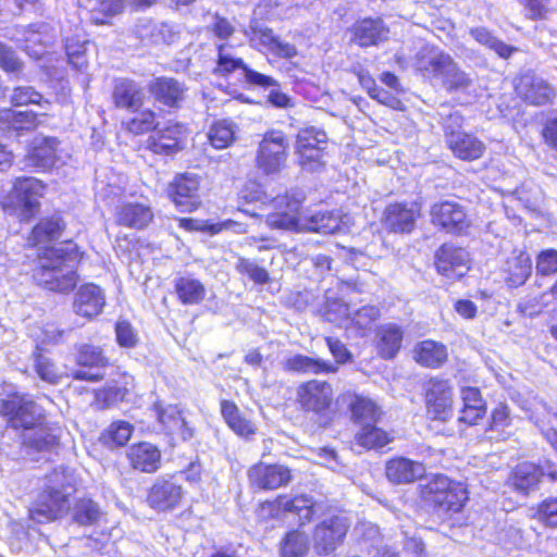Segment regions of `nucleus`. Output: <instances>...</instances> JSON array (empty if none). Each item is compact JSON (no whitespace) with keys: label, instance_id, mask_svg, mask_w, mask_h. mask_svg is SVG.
<instances>
[{"label":"nucleus","instance_id":"1","mask_svg":"<svg viewBox=\"0 0 557 557\" xmlns=\"http://www.w3.org/2000/svg\"><path fill=\"white\" fill-rule=\"evenodd\" d=\"M79 260L78 246L71 240L46 248L34 270V280L48 290L69 293L77 284L76 268Z\"/></svg>","mask_w":557,"mask_h":557},{"label":"nucleus","instance_id":"2","mask_svg":"<svg viewBox=\"0 0 557 557\" xmlns=\"http://www.w3.org/2000/svg\"><path fill=\"white\" fill-rule=\"evenodd\" d=\"M75 473L60 466L46 475L44 490L28 509L29 518L48 523L64 517L70 510V497L76 490Z\"/></svg>","mask_w":557,"mask_h":557},{"label":"nucleus","instance_id":"3","mask_svg":"<svg viewBox=\"0 0 557 557\" xmlns=\"http://www.w3.org/2000/svg\"><path fill=\"white\" fill-rule=\"evenodd\" d=\"M414 66L426 78H440L449 91H465L472 85L471 77L454 59L436 47H422L416 55Z\"/></svg>","mask_w":557,"mask_h":557},{"label":"nucleus","instance_id":"4","mask_svg":"<svg viewBox=\"0 0 557 557\" xmlns=\"http://www.w3.org/2000/svg\"><path fill=\"white\" fill-rule=\"evenodd\" d=\"M422 495L440 519H448L461 511L468 500V492L460 482L451 481L446 475H434L423 485Z\"/></svg>","mask_w":557,"mask_h":557},{"label":"nucleus","instance_id":"5","mask_svg":"<svg viewBox=\"0 0 557 557\" xmlns=\"http://www.w3.org/2000/svg\"><path fill=\"white\" fill-rule=\"evenodd\" d=\"M0 417L9 428L21 432L38 426L46 420L44 408L30 395L17 392L0 398Z\"/></svg>","mask_w":557,"mask_h":557},{"label":"nucleus","instance_id":"6","mask_svg":"<svg viewBox=\"0 0 557 557\" xmlns=\"http://www.w3.org/2000/svg\"><path fill=\"white\" fill-rule=\"evenodd\" d=\"M327 147L326 133L318 127L301 128L296 138V154L299 165L309 172L324 166V156Z\"/></svg>","mask_w":557,"mask_h":557},{"label":"nucleus","instance_id":"7","mask_svg":"<svg viewBox=\"0 0 557 557\" xmlns=\"http://www.w3.org/2000/svg\"><path fill=\"white\" fill-rule=\"evenodd\" d=\"M46 185L36 177H17L13 184L12 205H4V210L12 208L21 221L32 219L39 208Z\"/></svg>","mask_w":557,"mask_h":557},{"label":"nucleus","instance_id":"8","mask_svg":"<svg viewBox=\"0 0 557 557\" xmlns=\"http://www.w3.org/2000/svg\"><path fill=\"white\" fill-rule=\"evenodd\" d=\"M288 140L283 132L270 131L259 144L257 166L267 175L280 173L286 164Z\"/></svg>","mask_w":557,"mask_h":557},{"label":"nucleus","instance_id":"9","mask_svg":"<svg viewBox=\"0 0 557 557\" xmlns=\"http://www.w3.org/2000/svg\"><path fill=\"white\" fill-rule=\"evenodd\" d=\"M305 199L301 190L293 189L276 196L271 201L272 212L267 214V223L274 228L292 230L298 225L301 203Z\"/></svg>","mask_w":557,"mask_h":557},{"label":"nucleus","instance_id":"10","mask_svg":"<svg viewBox=\"0 0 557 557\" xmlns=\"http://www.w3.org/2000/svg\"><path fill=\"white\" fill-rule=\"evenodd\" d=\"M428 414L435 420H447L453 410V387L447 380L430 379L424 385Z\"/></svg>","mask_w":557,"mask_h":557},{"label":"nucleus","instance_id":"11","mask_svg":"<svg viewBox=\"0 0 557 557\" xmlns=\"http://www.w3.org/2000/svg\"><path fill=\"white\" fill-rule=\"evenodd\" d=\"M186 134L184 124L170 121L164 126L154 127L147 139V148L156 154H174L183 149Z\"/></svg>","mask_w":557,"mask_h":557},{"label":"nucleus","instance_id":"12","mask_svg":"<svg viewBox=\"0 0 557 557\" xmlns=\"http://www.w3.org/2000/svg\"><path fill=\"white\" fill-rule=\"evenodd\" d=\"M147 88L156 102L171 110L181 109L188 92V87L184 82L170 76L154 77L149 82Z\"/></svg>","mask_w":557,"mask_h":557},{"label":"nucleus","instance_id":"13","mask_svg":"<svg viewBox=\"0 0 557 557\" xmlns=\"http://www.w3.org/2000/svg\"><path fill=\"white\" fill-rule=\"evenodd\" d=\"M349 520L344 515H335L324 519L317 525L314 546L319 554L329 555L344 540L349 529Z\"/></svg>","mask_w":557,"mask_h":557},{"label":"nucleus","instance_id":"14","mask_svg":"<svg viewBox=\"0 0 557 557\" xmlns=\"http://www.w3.org/2000/svg\"><path fill=\"white\" fill-rule=\"evenodd\" d=\"M518 96L529 104L545 106L553 102L555 89L542 77L532 72L519 76L515 85Z\"/></svg>","mask_w":557,"mask_h":557},{"label":"nucleus","instance_id":"15","mask_svg":"<svg viewBox=\"0 0 557 557\" xmlns=\"http://www.w3.org/2000/svg\"><path fill=\"white\" fill-rule=\"evenodd\" d=\"M297 399L305 411L323 414L333 401V388L326 382L312 380L298 387Z\"/></svg>","mask_w":557,"mask_h":557},{"label":"nucleus","instance_id":"16","mask_svg":"<svg viewBox=\"0 0 557 557\" xmlns=\"http://www.w3.org/2000/svg\"><path fill=\"white\" fill-rule=\"evenodd\" d=\"M420 216L417 203L394 202L386 206L382 215V225L392 233H411Z\"/></svg>","mask_w":557,"mask_h":557},{"label":"nucleus","instance_id":"17","mask_svg":"<svg viewBox=\"0 0 557 557\" xmlns=\"http://www.w3.org/2000/svg\"><path fill=\"white\" fill-rule=\"evenodd\" d=\"M251 47L260 51H268L278 58L292 59L297 55V48L287 41H283L275 36L273 30L268 27H258L250 25L246 30Z\"/></svg>","mask_w":557,"mask_h":557},{"label":"nucleus","instance_id":"18","mask_svg":"<svg viewBox=\"0 0 557 557\" xmlns=\"http://www.w3.org/2000/svg\"><path fill=\"white\" fill-rule=\"evenodd\" d=\"M432 223L448 233H460L468 227L467 214L458 202L445 200L431 208Z\"/></svg>","mask_w":557,"mask_h":557},{"label":"nucleus","instance_id":"19","mask_svg":"<svg viewBox=\"0 0 557 557\" xmlns=\"http://www.w3.org/2000/svg\"><path fill=\"white\" fill-rule=\"evenodd\" d=\"M199 180L193 174H182L169 187V195L183 212H191L198 208Z\"/></svg>","mask_w":557,"mask_h":557},{"label":"nucleus","instance_id":"20","mask_svg":"<svg viewBox=\"0 0 557 557\" xmlns=\"http://www.w3.org/2000/svg\"><path fill=\"white\" fill-rule=\"evenodd\" d=\"M252 485L261 490H275L286 485L292 480L290 470L283 465H265L259 462L248 471Z\"/></svg>","mask_w":557,"mask_h":557},{"label":"nucleus","instance_id":"21","mask_svg":"<svg viewBox=\"0 0 557 557\" xmlns=\"http://www.w3.org/2000/svg\"><path fill=\"white\" fill-rule=\"evenodd\" d=\"M184 496L183 487L171 479H158L151 486L148 503L151 508L165 511L180 506Z\"/></svg>","mask_w":557,"mask_h":557},{"label":"nucleus","instance_id":"22","mask_svg":"<svg viewBox=\"0 0 557 557\" xmlns=\"http://www.w3.org/2000/svg\"><path fill=\"white\" fill-rule=\"evenodd\" d=\"M58 145L59 141L53 137L35 138L23 159L24 168H35L44 171L51 169L57 161Z\"/></svg>","mask_w":557,"mask_h":557},{"label":"nucleus","instance_id":"23","mask_svg":"<svg viewBox=\"0 0 557 557\" xmlns=\"http://www.w3.org/2000/svg\"><path fill=\"white\" fill-rule=\"evenodd\" d=\"M153 410L164 432L176 435L183 441L193 437L194 431L177 406L168 405L163 407L160 403H154Z\"/></svg>","mask_w":557,"mask_h":557},{"label":"nucleus","instance_id":"24","mask_svg":"<svg viewBox=\"0 0 557 557\" xmlns=\"http://www.w3.org/2000/svg\"><path fill=\"white\" fill-rule=\"evenodd\" d=\"M437 272L448 277H461L468 270V252L451 245H443L436 252Z\"/></svg>","mask_w":557,"mask_h":557},{"label":"nucleus","instance_id":"25","mask_svg":"<svg viewBox=\"0 0 557 557\" xmlns=\"http://www.w3.org/2000/svg\"><path fill=\"white\" fill-rule=\"evenodd\" d=\"M388 33L382 18H363L352 25L351 41L362 48L377 46L388 38Z\"/></svg>","mask_w":557,"mask_h":557},{"label":"nucleus","instance_id":"26","mask_svg":"<svg viewBox=\"0 0 557 557\" xmlns=\"http://www.w3.org/2000/svg\"><path fill=\"white\" fill-rule=\"evenodd\" d=\"M104 305L103 290L95 284H86L77 290L73 308L77 315L91 320L102 312Z\"/></svg>","mask_w":557,"mask_h":557},{"label":"nucleus","instance_id":"27","mask_svg":"<svg viewBox=\"0 0 557 557\" xmlns=\"http://www.w3.org/2000/svg\"><path fill=\"white\" fill-rule=\"evenodd\" d=\"M385 473L392 483L407 484L421 479L425 473V468L421 462L398 457L386 462Z\"/></svg>","mask_w":557,"mask_h":557},{"label":"nucleus","instance_id":"28","mask_svg":"<svg viewBox=\"0 0 557 557\" xmlns=\"http://www.w3.org/2000/svg\"><path fill=\"white\" fill-rule=\"evenodd\" d=\"M113 101L116 108L137 112L144 104L143 87L132 79H120L113 89Z\"/></svg>","mask_w":557,"mask_h":557},{"label":"nucleus","instance_id":"29","mask_svg":"<svg viewBox=\"0 0 557 557\" xmlns=\"http://www.w3.org/2000/svg\"><path fill=\"white\" fill-rule=\"evenodd\" d=\"M50 30L48 24L28 25L24 30L23 50L30 58L40 59L45 54L46 48L54 42V35L50 34Z\"/></svg>","mask_w":557,"mask_h":557},{"label":"nucleus","instance_id":"30","mask_svg":"<svg viewBox=\"0 0 557 557\" xmlns=\"http://www.w3.org/2000/svg\"><path fill=\"white\" fill-rule=\"evenodd\" d=\"M502 272L510 287L521 286L532 272L530 256L524 251L513 250L505 261Z\"/></svg>","mask_w":557,"mask_h":557},{"label":"nucleus","instance_id":"31","mask_svg":"<svg viewBox=\"0 0 557 557\" xmlns=\"http://www.w3.org/2000/svg\"><path fill=\"white\" fill-rule=\"evenodd\" d=\"M447 145L457 158L466 161L476 160L481 158L485 151L483 141L463 132L450 133L447 136Z\"/></svg>","mask_w":557,"mask_h":557},{"label":"nucleus","instance_id":"32","mask_svg":"<svg viewBox=\"0 0 557 557\" xmlns=\"http://www.w3.org/2000/svg\"><path fill=\"white\" fill-rule=\"evenodd\" d=\"M236 69L243 70L244 78L249 85L259 87L277 86V82L273 77L249 69L242 59H235L228 54H225L221 47L219 52L218 71L230 73Z\"/></svg>","mask_w":557,"mask_h":557},{"label":"nucleus","instance_id":"33","mask_svg":"<svg viewBox=\"0 0 557 557\" xmlns=\"http://www.w3.org/2000/svg\"><path fill=\"white\" fill-rule=\"evenodd\" d=\"M127 459L134 469L151 473L158 470L161 462V454L156 445L141 442L128 448Z\"/></svg>","mask_w":557,"mask_h":557},{"label":"nucleus","instance_id":"34","mask_svg":"<svg viewBox=\"0 0 557 557\" xmlns=\"http://www.w3.org/2000/svg\"><path fill=\"white\" fill-rule=\"evenodd\" d=\"M23 445L36 451H50L59 445L57 429L45 420L40 425L23 432Z\"/></svg>","mask_w":557,"mask_h":557},{"label":"nucleus","instance_id":"35","mask_svg":"<svg viewBox=\"0 0 557 557\" xmlns=\"http://www.w3.org/2000/svg\"><path fill=\"white\" fill-rule=\"evenodd\" d=\"M403 329L395 323L380 325L376 331V348L383 359H393L401 347Z\"/></svg>","mask_w":557,"mask_h":557},{"label":"nucleus","instance_id":"36","mask_svg":"<svg viewBox=\"0 0 557 557\" xmlns=\"http://www.w3.org/2000/svg\"><path fill=\"white\" fill-rule=\"evenodd\" d=\"M284 369L302 374H323L337 371V367L329 361L300 354L287 358L284 362Z\"/></svg>","mask_w":557,"mask_h":557},{"label":"nucleus","instance_id":"37","mask_svg":"<svg viewBox=\"0 0 557 557\" xmlns=\"http://www.w3.org/2000/svg\"><path fill=\"white\" fill-rule=\"evenodd\" d=\"M135 33L144 42L171 44L176 35L173 28L166 23H158L151 20H141L136 25Z\"/></svg>","mask_w":557,"mask_h":557},{"label":"nucleus","instance_id":"38","mask_svg":"<svg viewBox=\"0 0 557 557\" xmlns=\"http://www.w3.org/2000/svg\"><path fill=\"white\" fill-rule=\"evenodd\" d=\"M541 478L540 466L532 462H522L515 468L509 482L516 491L525 495L537 487Z\"/></svg>","mask_w":557,"mask_h":557},{"label":"nucleus","instance_id":"39","mask_svg":"<svg viewBox=\"0 0 557 557\" xmlns=\"http://www.w3.org/2000/svg\"><path fill=\"white\" fill-rule=\"evenodd\" d=\"M152 220L149 206L138 202H126L117 209V222L121 225L134 228H144Z\"/></svg>","mask_w":557,"mask_h":557},{"label":"nucleus","instance_id":"40","mask_svg":"<svg viewBox=\"0 0 557 557\" xmlns=\"http://www.w3.org/2000/svg\"><path fill=\"white\" fill-rule=\"evenodd\" d=\"M276 506L278 509L286 512L297 515L300 524L309 522L317 511L314 502L307 495H298L295 497L287 495L278 496L276 499Z\"/></svg>","mask_w":557,"mask_h":557},{"label":"nucleus","instance_id":"41","mask_svg":"<svg viewBox=\"0 0 557 557\" xmlns=\"http://www.w3.org/2000/svg\"><path fill=\"white\" fill-rule=\"evenodd\" d=\"M461 399L463 407L459 421L465 422L469 425L475 424L486 411V406L482 399L481 393L476 387H463L461 389Z\"/></svg>","mask_w":557,"mask_h":557},{"label":"nucleus","instance_id":"42","mask_svg":"<svg viewBox=\"0 0 557 557\" xmlns=\"http://www.w3.org/2000/svg\"><path fill=\"white\" fill-rule=\"evenodd\" d=\"M220 406L224 421L234 433L242 437L256 433L255 424L240 412L235 403L222 400Z\"/></svg>","mask_w":557,"mask_h":557},{"label":"nucleus","instance_id":"43","mask_svg":"<svg viewBox=\"0 0 557 557\" xmlns=\"http://www.w3.org/2000/svg\"><path fill=\"white\" fill-rule=\"evenodd\" d=\"M414 360L426 368H438L447 360L445 345L434 341H423L414 346Z\"/></svg>","mask_w":557,"mask_h":557},{"label":"nucleus","instance_id":"44","mask_svg":"<svg viewBox=\"0 0 557 557\" xmlns=\"http://www.w3.org/2000/svg\"><path fill=\"white\" fill-rule=\"evenodd\" d=\"M174 287L178 299L184 305L200 304L206 297L205 285L190 275L176 277Z\"/></svg>","mask_w":557,"mask_h":557},{"label":"nucleus","instance_id":"45","mask_svg":"<svg viewBox=\"0 0 557 557\" xmlns=\"http://www.w3.org/2000/svg\"><path fill=\"white\" fill-rule=\"evenodd\" d=\"M72 519L79 525H95L102 517L100 506L88 497L78 498L72 509Z\"/></svg>","mask_w":557,"mask_h":557},{"label":"nucleus","instance_id":"46","mask_svg":"<svg viewBox=\"0 0 557 557\" xmlns=\"http://www.w3.org/2000/svg\"><path fill=\"white\" fill-rule=\"evenodd\" d=\"M352 419L361 428L369 423H376L381 417V410L376 404L363 396H356L350 404Z\"/></svg>","mask_w":557,"mask_h":557},{"label":"nucleus","instance_id":"47","mask_svg":"<svg viewBox=\"0 0 557 557\" xmlns=\"http://www.w3.org/2000/svg\"><path fill=\"white\" fill-rule=\"evenodd\" d=\"M133 433V425L126 421L112 422L101 434L100 441L109 448L126 445Z\"/></svg>","mask_w":557,"mask_h":557},{"label":"nucleus","instance_id":"48","mask_svg":"<svg viewBox=\"0 0 557 557\" xmlns=\"http://www.w3.org/2000/svg\"><path fill=\"white\" fill-rule=\"evenodd\" d=\"M381 317L380 308L372 305L363 306L352 311L349 327H355L360 336L371 332L372 326Z\"/></svg>","mask_w":557,"mask_h":557},{"label":"nucleus","instance_id":"49","mask_svg":"<svg viewBox=\"0 0 557 557\" xmlns=\"http://www.w3.org/2000/svg\"><path fill=\"white\" fill-rule=\"evenodd\" d=\"M63 227L64 223L59 216L42 220L33 228L30 240L34 245H39L55 239L60 236Z\"/></svg>","mask_w":557,"mask_h":557},{"label":"nucleus","instance_id":"50","mask_svg":"<svg viewBox=\"0 0 557 557\" xmlns=\"http://www.w3.org/2000/svg\"><path fill=\"white\" fill-rule=\"evenodd\" d=\"M471 37L480 45L487 47L495 51L499 57L507 59L510 57L515 48L506 45L498 38L492 35V33L485 27H474L470 29Z\"/></svg>","mask_w":557,"mask_h":557},{"label":"nucleus","instance_id":"51","mask_svg":"<svg viewBox=\"0 0 557 557\" xmlns=\"http://www.w3.org/2000/svg\"><path fill=\"white\" fill-rule=\"evenodd\" d=\"M376 423H369L362 426L356 434L357 443L368 449L380 448L389 443L388 434L375 426Z\"/></svg>","mask_w":557,"mask_h":557},{"label":"nucleus","instance_id":"52","mask_svg":"<svg viewBox=\"0 0 557 557\" xmlns=\"http://www.w3.org/2000/svg\"><path fill=\"white\" fill-rule=\"evenodd\" d=\"M208 138L214 148L224 149L235 139V125L227 120L219 121L211 126Z\"/></svg>","mask_w":557,"mask_h":557},{"label":"nucleus","instance_id":"53","mask_svg":"<svg viewBox=\"0 0 557 557\" xmlns=\"http://www.w3.org/2000/svg\"><path fill=\"white\" fill-rule=\"evenodd\" d=\"M86 45H88V40L82 38L79 35L65 39V52L69 63L76 70H83L87 65Z\"/></svg>","mask_w":557,"mask_h":557},{"label":"nucleus","instance_id":"54","mask_svg":"<svg viewBox=\"0 0 557 557\" xmlns=\"http://www.w3.org/2000/svg\"><path fill=\"white\" fill-rule=\"evenodd\" d=\"M24 67V62L18 58L15 50L0 41V69L8 75L20 78Z\"/></svg>","mask_w":557,"mask_h":557},{"label":"nucleus","instance_id":"55","mask_svg":"<svg viewBox=\"0 0 557 557\" xmlns=\"http://www.w3.org/2000/svg\"><path fill=\"white\" fill-rule=\"evenodd\" d=\"M76 362L84 368L104 369L108 364L107 358L103 356L99 347L92 345H82L78 348Z\"/></svg>","mask_w":557,"mask_h":557},{"label":"nucleus","instance_id":"56","mask_svg":"<svg viewBox=\"0 0 557 557\" xmlns=\"http://www.w3.org/2000/svg\"><path fill=\"white\" fill-rule=\"evenodd\" d=\"M307 536L299 532H289L282 542V557H305L308 552Z\"/></svg>","mask_w":557,"mask_h":557},{"label":"nucleus","instance_id":"57","mask_svg":"<svg viewBox=\"0 0 557 557\" xmlns=\"http://www.w3.org/2000/svg\"><path fill=\"white\" fill-rule=\"evenodd\" d=\"M308 227L312 232L333 234L341 230V218L332 212H319L310 218Z\"/></svg>","mask_w":557,"mask_h":557},{"label":"nucleus","instance_id":"58","mask_svg":"<svg viewBox=\"0 0 557 557\" xmlns=\"http://www.w3.org/2000/svg\"><path fill=\"white\" fill-rule=\"evenodd\" d=\"M239 274L247 275L253 283L264 285L270 281L269 272L259 267L253 260L239 257L235 263Z\"/></svg>","mask_w":557,"mask_h":557},{"label":"nucleus","instance_id":"59","mask_svg":"<svg viewBox=\"0 0 557 557\" xmlns=\"http://www.w3.org/2000/svg\"><path fill=\"white\" fill-rule=\"evenodd\" d=\"M34 368L37 375L45 382L57 384L61 379V372L55 363L42 354H36Z\"/></svg>","mask_w":557,"mask_h":557},{"label":"nucleus","instance_id":"60","mask_svg":"<svg viewBox=\"0 0 557 557\" xmlns=\"http://www.w3.org/2000/svg\"><path fill=\"white\" fill-rule=\"evenodd\" d=\"M351 315L349 306L342 300H332L326 304L325 317L332 323L348 329Z\"/></svg>","mask_w":557,"mask_h":557},{"label":"nucleus","instance_id":"61","mask_svg":"<svg viewBox=\"0 0 557 557\" xmlns=\"http://www.w3.org/2000/svg\"><path fill=\"white\" fill-rule=\"evenodd\" d=\"M2 119L15 129H30L37 125V114L32 110L17 111L9 109L3 111Z\"/></svg>","mask_w":557,"mask_h":557},{"label":"nucleus","instance_id":"62","mask_svg":"<svg viewBox=\"0 0 557 557\" xmlns=\"http://www.w3.org/2000/svg\"><path fill=\"white\" fill-rule=\"evenodd\" d=\"M156 125V113L150 110H144L136 116L125 123V129L134 135H141L149 131H154Z\"/></svg>","mask_w":557,"mask_h":557},{"label":"nucleus","instance_id":"63","mask_svg":"<svg viewBox=\"0 0 557 557\" xmlns=\"http://www.w3.org/2000/svg\"><path fill=\"white\" fill-rule=\"evenodd\" d=\"M42 95L32 86H17L10 95V102L15 107L39 104L42 106Z\"/></svg>","mask_w":557,"mask_h":557},{"label":"nucleus","instance_id":"64","mask_svg":"<svg viewBox=\"0 0 557 557\" xmlns=\"http://www.w3.org/2000/svg\"><path fill=\"white\" fill-rule=\"evenodd\" d=\"M536 518L546 527L557 528V497L544 499L537 507Z\"/></svg>","mask_w":557,"mask_h":557}]
</instances>
